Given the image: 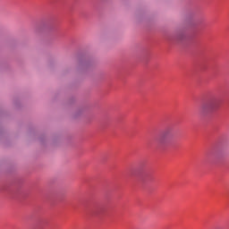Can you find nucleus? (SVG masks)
Here are the masks:
<instances>
[{"label": "nucleus", "mask_w": 229, "mask_h": 229, "mask_svg": "<svg viewBox=\"0 0 229 229\" xmlns=\"http://www.w3.org/2000/svg\"><path fill=\"white\" fill-rule=\"evenodd\" d=\"M221 105V100L219 98H214L211 100H209L208 103L203 104L200 108L199 112L200 114H212V112H216L217 108H219V106Z\"/></svg>", "instance_id": "nucleus-1"}, {"label": "nucleus", "mask_w": 229, "mask_h": 229, "mask_svg": "<svg viewBox=\"0 0 229 229\" xmlns=\"http://www.w3.org/2000/svg\"><path fill=\"white\" fill-rule=\"evenodd\" d=\"M169 139H171V129H166L160 134L159 142L165 144Z\"/></svg>", "instance_id": "nucleus-2"}]
</instances>
